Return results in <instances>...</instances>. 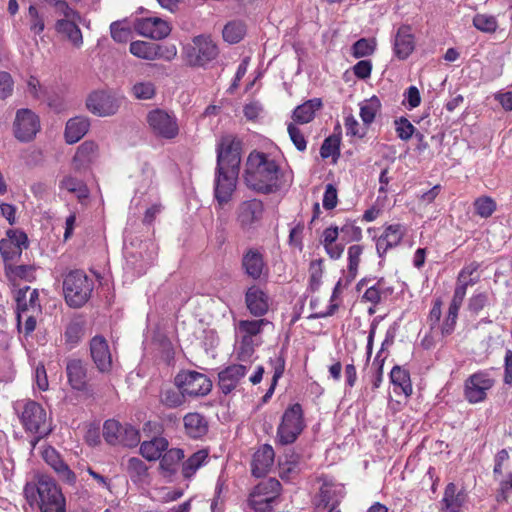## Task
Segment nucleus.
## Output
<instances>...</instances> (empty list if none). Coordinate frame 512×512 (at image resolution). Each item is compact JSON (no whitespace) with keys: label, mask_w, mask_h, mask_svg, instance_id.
<instances>
[{"label":"nucleus","mask_w":512,"mask_h":512,"mask_svg":"<svg viewBox=\"0 0 512 512\" xmlns=\"http://www.w3.org/2000/svg\"><path fill=\"white\" fill-rule=\"evenodd\" d=\"M280 168L263 152L252 151L246 162L245 182L252 190L269 194L279 189Z\"/></svg>","instance_id":"f257e3e1"},{"label":"nucleus","mask_w":512,"mask_h":512,"mask_svg":"<svg viewBox=\"0 0 512 512\" xmlns=\"http://www.w3.org/2000/svg\"><path fill=\"white\" fill-rule=\"evenodd\" d=\"M219 54L216 43L207 35L195 36L183 46L181 56L184 63L192 68L206 67Z\"/></svg>","instance_id":"f03ea898"},{"label":"nucleus","mask_w":512,"mask_h":512,"mask_svg":"<svg viewBox=\"0 0 512 512\" xmlns=\"http://www.w3.org/2000/svg\"><path fill=\"white\" fill-rule=\"evenodd\" d=\"M93 281L80 270L69 272L63 281L65 301L72 308H80L89 300L93 291Z\"/></svg>","instance_id":"7ed1b4c3"},{"label":"nucleus","mask_w":512,"mask_h":512,"mask_svg":"<svg viewBox=\"0 0 512 512\" xmlns=\"http://www.w3.org/2000/svg\"><path fill=\"white\" fill-rule=\"evenodd\" d=\"M304 411L300 403L289 405L277 427L276 440L281 445L294 443L305 429Z\"/></svg>","instance_id":"20e7f679"},{"label":"nucleus","mask_w":512,"mask_h":512,"mask_svg":"<svg viewBox=\"0 0 512 512\" xmlns=\"http://www.w3.org/2000/svg\"><path fill=\"white\" fill-rule=\"evenodd\" d=\"M281 491L282 485L276 478L264 479L249 494L248 505L255 512H273Z\"/></svg>","instance_id":"39448f33"},{"label":"nucleus","mask_w":512,"mask_h":512,"mask_svg":"<svg viewBox=\"0 0 512 512\" xmlns=\"http://www.w3.org/2000/svg\"><path fill=\"white\" fill-rule=\"evenodd\" d=\"M23 494L30 506L38 504L40 510L44 504L63 501V494L56 483L49 477H40L37 482H27Z\"/></svg>","instance_id":"423d86ee"},{"label":"nucleus","mask_w":512,"mask_h":512,"mask_svg":"<svg viewBox=\"0 0 512 512\" xmlns=\"http://www.w3.org/2000/svg\"><path fill=\"white\" fill-rule=\"evenodd\" d=\"M20 423L26 433H42L50 435L52 422L43 406L34 401L26 400L18 414Z\"/></svg>","instance_id":"0eeeda50"},{"label":"nucleus","mask_w":512,"mask_h":512,"mask_svg":"<svg viewBox=\"0 0 512 512\" xmlns=\"http://www.w3.org/2000/svg\"><path fill=\"white\" fill-rule=\"evenodd\" d=\"M266 208L262 200L251 198L241 201L235 209V222L243 233H250L262 225Z\"/></svg>","instance_id":"6e6552de"},{"label":"nucleus","mask_w":512,"mask_h":512,"mask_svg":"<svg viewBox=\"0 0 512 512\" xmlns=\"http://www.w3.org/2000/svg\"><path fill=\"white\" fill-rule=\"evenodd\" d=\"M242 141L234 135L227 134L219 139L217 152V170L240 172Z\"/></svg>","instance_id":"1a4fd4ad"},{"label":"nucleus","mask_w":512,"mask_h":512,"mask_svg":"<svg viewBox=\"0 0 512 512\" xmlns=\"http://www.w3.org/2000/svg\"><path fill=\"white\" fill-rule=\"evenodd\" d=\"M146 121L153 134L157 137L172 140L179 135L178 120L173 113L156 108L148 112Z\"/></svg>","instance_id":"9d476101"},{"label":"nucleus","mask_w":512,"mask_h":512,"mask_svg":"<svg viewBox=\"0 0 512 512\" xmlns=\"http://www.w3.org/2000/svg\"><path fill=\"white\" fill-rule=\"evenodd\" d=\"M495 385V379L487 370L471 374L464 382V397L470 404L484 402L487 393Z\"/></svg>","instance_id":"9b49d317"},{"label":"nucleus","mask_w":512,"mask_h":512,"mask_svg":"<svg viewBox=\"0 0 512 512\" xmlns=\"http://www.w3.org/2000/svg\"><path fill=\"white\" fill-rule=\"evenodd\" d=\"M175 384L189 397L205 396L212 389V382L207 375L192 370L179 372Z\"/></svg>","instance_id":"f8f14e48"},{"label":"nucleus","mask_w":512,"mask_h":512,"mask_svg":"<svg viewBox=\"0 0 512 512\" xmlns=\"http://www.w3.org/2000/svg\"><path fill=\"white\" fill-rule=\"evenodd\" d=\"M41 129L39 116L28 108H21L16 111L13 122V135L23 143L34 140Z\"/></svg>","instance_id":"ddd939ff"},{"label":"nucleus","mask_w":512,"mask_h":512,"mask_svg":"<svg viewBox=\"0 0 512 512\" xmlns=\"http://www.w3.org/2000/svg\"><path fill=\"white\" fill-rule=\"evenodd\" d=\"M239 173L215 169L214 199L216 210H222L233 198Z\"/></svg>","instance_id":"4468645a"},{"label":"nucleus","mask_w":512,"mask_h":512,"mask_svg":"<svg viewBox=\"0 0 512 512\" xmlns=\"http://www.w3.org/2000/svg\"><path fill=\"white\" fill-rule=\"evenodd\" d=\"M65 372L67 383L72 390L92 395L93 389L88 380V366L82 359H67Z\"/></svg>","instance_id":"2eb2a0df"},{"label":"nucleus","mask_w":512,"mask_h":512,"mask_svg":"<svg viewBox=\"0 0 512 512\" xmlns=\"http://www.w3.org/2000/svg\"><path fill=\"white\" fill-rule=\"evenodd\" d=\"M479 268L480 263L472 261L459 271L452 298L461 302L464 301L468 288L476 285L480 281Z\"/></svg>","instance_id":"dca6fc26"},{"label":"nucleus","mask_w":512,"mask_h":512,"mask_svg":"<svg viewBox=\"0 0 512 512\" xmlns=\"http://www.w3.org/2000/svg\"><path fill=\"white\" fill-rule=\"evenodd\" d=\"M406 234L404 225L396 223L385 226L383 233L376 239V252L384 258L389 250L397 247Z\"/></svg>","instance_id":"f3484780"},{"label":"nucleus","mask_w":512,"mask_h":512,"mask_svg":"<svg viewBox=\"0 0 512 512\" xmlns=\"http://www.w3.org/2000/svg\"><path fill=\"white\" fill-rule=\"evenodd\" d=\"M91 358L101 373H109L112 370V355L107 340L96 335L90 340Z\"/></svg>","instance_id":"a211bd4d"},{"label":"nucleus","mask_w":512,"mask_h":512,"mask_svg":"<svg viewBox=\"0 0 512 512\" xmlns=\"http://www.w3.org/2000/svg\"><path fill=\"white\" fill-rule=\"evenodd\" d=\"M249 369L250 365L231 364L221 370L218 374V386L220 390L225 395L231 393L244 379Z\"/></svg>","instance_id":"6ab92c4d"},{"label":"nucleus","mask_w":512,"mask_h":512,"mask_svg":"<svg viewBox=\"0 0 512 512\" xmlns=\"http://www.w3.org/2000/svg\"><path fill=\"white\" fill-rule=\"evenodd\" d=\"M241 265L245 274L253 280H259L268 271L264 254L259 248H248L242 256Z\"/></svg>","instance_id":"aec40b11"},{"label":"nucleus","mask_w":512,"mask_h":512,"mask_svg":"<svg viewBox=\"0 0 512 512\" xmlns=\"http://www.w3.org/2000/svg\"><path fill=\"white\" fill-rule=\"evenodd\" d=\"M23 247H27V236L17 230H8L7 238L0 241V253L6 263L19 258Z\"/></svg>","instance_id":"412c9836"},{"label":"nucleus","mask_w":512,"mask_h":512,"mask_svg":"<svg viewBox=\"0 0 512 512\" xmlns=\"http://www.w3.org/2000/svg\"><path fill=\"white\" fill-rule=\"evenodd\" d=\"M245 304L251 315L263 317L269 310L270 297L265 290L254 284L245 292Z\"/></svg>","instance_id":"4be33fe9"},{"label":"nucleus","mask_w":512,"mask_h":512,"mask_svg":"<svg viewBox=\"0 0 512 512\" xmlns=\"http://www.w3.org/2000/svg\"><path fill=\"white\" fill-rule=\"evenodd\" d=\"M136 31L147 38L160 40L171 32L169 23L159 17H147L138 20L135 24Z\"/></svg>","instance_id":"5701e85b"},{"label":"nucleus","mask_w":512,"mask_h":512,"mask_svg":"<svg viewBox=\"0 0 512 512\" xmlns=\"http://www.w3.org/2000/svg\"><path fill=\"white\" fill-rule=\"evenodd\" d=\"M86 105L90 112L98 116L114 115L119 108L116 99L103 91L90 94Z\"/></svg>","instance_id":"b1692460"},{"label":"nucleus","mask_w":512,"mask_h":512,"mask_svg":"<svg viewBox=\"0 0 512 512\" xmlns=\"http://www.w3.org/2000/svg\"><path fill=\"white\" fill-rule=\"evenodd\" d=\"M415 49V36L412 27L408 24L401 25L394 38V54L400 60L407 59Z\"/></svg>","instance_id":"393cba45"},{"label":"nucleus","mask_w":512,"mask_h":512,"mask_svg":"<svg viewBox=\"0 0 512 512\" xmlns=\"http://www.w3.org/2000/svg\"><path fill=\"white\" fill-rule=\"evenodd\" d=\"M43 460L51 466L54 471L58 474L62 481L68 484H74L76 481L75 473L69 468V466L61 459L59 453L51 446H47L43 449L42 453Z\"/></svg>","instance_id":"a878e982"},{"label":"nucleus","mask_w":512,"mask_h":512,"mask_svg":"<svg viewBox=\"0 0 512 512\" xmlns=\"http://www.w3.org/2000/svg\"><path fill=\"white\" fill-rule=\"evenodd\" d=\"M275 453L271 445L264 444L254 453L251 472L255 477L265 476L274 464Z\"/></svg>","instance_id":"bb28decb"},{"label":"nucleus","mask_w":512,"mask_h":512,"mask_svg":"<svg viewBox=\"0 0 512 512\" xmlns=\"http://www.w3.org/2000/svg\"><path fill=\"white\" fill-rule=\"evenodd\" d=\"M339 234V227L331 225L324 229L320 240L326 254L333 260L339 259L344 252V245L337 243Z\"/></svg>","instance_id":"cd10ccee"},{"label":"nucleus","mask_w":512,"mask_h":512,"mask_svg":"<svg viewBox=\"0 0 512 512\" xmlns=\"http://www.w3.org/2000/svg\"><path fill=\"white\" fill-rule=\"evenodd\" d=\"M98 157V145L93 141H85L78 148L73 157L76 170L88 168Z\"/></svg>","instance_id":"c85d7f7f"},{"label":"nucleus","mask_w":512,"mask_h":512,"mask_svg":"<svg viewBox=\"0 0 512 512\" xmlns=\"http://www.w3.org/2000/svg\"><path fill=\"white\" fill-rule=\"evenodd\" d=\"M78 20L80 18L58 19L55 23L56 32L65 36L76 47L83 44L82 32L77 24Z\"/></svg>","instance_id":"c756f323"},{"label":"nucleus","mask_w":512,"mask_h":512,"mask_svg":"<svg viewBox=\"0 0 512 512\" xmlns=\"http://www.w3.org/2000/svg\"><path fill=\"white\" fill-rule=\"evenodd\" d=\"M186 434L194 439L203 437L208 432V422L205 417L198 412H190L183 418Z\"/></svg>","instance_id":"7c9ffc66"},{"label":"nucleus","mask_w":512,"mask_h":512,"mask_svg":"<svg viewBox=\"0 0 512 512\" xmlns=\"http://www.w3.org/2000/svg\"><path fill=\"white\" fill-rule=\"evenodd\" d=\"M392 293L393 288L388 286L385 278L381 277L371 286L367 287L362 296V301L376 306L382 301V299H386L392 295Z\"/></svg>","instance_id":"2f4dec72"},{"label":"nucleus","mask_w":512,"mask_h":512,"mask_svg":"<svg viewBox=\"0 0 512 512\" xmlns=\"http://www.w3.org/2000/svg\"><path fill=\"white\" fill-rule=\"evenodd\" d=\"M390 380L393 384V390L396 394H404L409 397L413 393V387L408 370L394 366L390 372Z\"/></svg>","instance_id":"473e14b6"},{"label":"nucleus","mask_w":512,"mask_h":512,"mask_svg":"<svg viewBox=\"0 0 512 512\" xmlns=\"http://www.w3.org/2000/svg\"><path fill=\"white\" fill-rule=\"evenodd\" d=\"M89 120L86 117H74L68 120L65 128V140L68 144L78 142L89 130Z\"/></svg>","instance_id":"72a5a7b5"},{"label":"nucleus","mask_w":512,"mask_h":512,"mask_svg":"<svg viewBox=\"0 0 512 512\" xmlns=\"http://www.w3.org/2000/svg\"><path fill=\"white\" fill-rule=\"evenodd\" d=\"M321 107L322 100L320 98L307 100L294 109L292 118L298 124H307L314 119L316 111Z\"/></svg>","instance_id":"f704fd0d"},{"label":"nucleus","mask_w":512,"mask_h":512,"mask_svg":"<svg viewBox=\"0 0 512 512\" xmlns=\"http://www.w3.org/2000/svg\"><path fill=\"white\" fill-rule=\"evenodd\" d=\"M466 498L467 494L464 490L457 491V486L454 483H449L445 488L442 502L446 511L460 512Z\"/></svg>","instance_id":"c9c22d12"},{"label":"nucleus","mask_w":512,"mask_h":512,"mask_svg":"<svg viewBox=\"0 0 512 512\" xmlns=\"http://www.w3.org/2000/svg\"><path fill=\"white\" fill-rule=\"evenodd\" d=\"M355 279L343 273V276L337 281L330 299V304L324 311L316 312L314 318H326L335 314L338 310V304L334 301L340 296L344 289L348 288Z\"/></svg>","instance_id":"e433bc0d"},{"label":"nucleus","mask_w":512,"mask_h":512,"mask_svg":"<svg viewBox=\"0 0 512 512\" xmlns=\"http://www.w3.org/2000/svg\"><path fill=\"white\" fill-rule=\"evenodd\" d=\"M167 448L168 441L165 438L153 436L151 440L141 443L140 453L148 461H155Z\"/></svg>","instance_id":"4c0bfd02"},{"label":"nucleus","mask_w":512,"mask_h":512,"mask_svg":"<svg viewBox=\"0 0 512 512\" xmlns=\"http://www.w3.org/2000/svg\"><path fill=\"white\" fill-rule=\"evenodd\" d=\"M126 471L135 484L146 482L149 476L148 466L138 457H131L127 460Z\"/></svg>","instance_id":"58836bf2"},{"label":"nucleus","mask_w":512,"mask_h":512,"mask_svg":"<svg viewBox=\"0 0 512 512\" xmlns=\"http://www.w3.org/2000/svg\"><path fill=\"white\" fill-rule=\"evenodd\" d=\"M364 252V246L360 244H353L347 249V269L343 271V273L349 275L356 279L359 267L361 263V258Z\"/></svg>","instance_id":"ea45409f"},{"label":"nucleus","mask_w":512,"mask_h":512,"mask_svg":"<svg viewBox=\"0 0 512 512\" xmlns=\"http://www.w3.org/2000/svg\"><path fill=\"white\" fill-rule=\"evenodd\" d=\"M462 304L463 302L461 301L454 298L451 299L447 315L440 327L442 336H449L454 332Z\"/></svg>","instance_id":"a19ab883"},{"label":"nucleus","mask_w":512,"mask_h":512,"mask_svg":"<svg viewBox=\"0 0 512 512\" xmlns=\"http://www.w3.org/2000/svg\"><path fill=\"white\" fill-rule=\"evenodd\" d=\"M17 308H26L31 312H40L39 293L36 289L29 287L25 291L20 290L17 297Z\"/></svg>","instance_id":"79ce46f5"},{"label":"nucleus","mask_w":512,"mask_h":512,"mask_svg":"<svg viewBox=\"0 0 512 512\" xmlns=\"http://www.w3.org/2000/svg\"><path fill=\"white\" fill-rule=\"evenodd\" d=\"M246 34V25L241 20L228 22L223 28V38L226 42L236 44L240 42Z\"/></svg>","instance_id":"37998d69"},{"label":"nucleus","mask_w":512,"mask_h":512,"mask_svg":"<svg viewBox=\"0 0 512 512\" xmlns=\"http://www.w3.org/2000/svg\"><path fill=\"white\" fill-rule=\"evenodd\" d=\"M300 456L294 452L285 455L284 461H279V476L283 480H289L299 472Z\"/></svg>","instance_id":"c03bdc74"},{"label":"nucleus","mask_w":512,"mask_h":512,"mask_svg":"<svg viewBox=\"0 0 512 512\" xmlns=\"http://www.w3.org/2000/svg\"><path fill=\"white\" fill-rule=\"evenodd\" d=\"M380 109L381 102L377 96H372L371 98L365 100L360 105V117L363 123L366 126L371 125L374 122L375 117L377 113L380 111Z\"/></svg>","instance_id":"a18cd8bd"},{"label":"nucleus","mask_w":512,"mask_h":512,"mask_svg":"<svg viewBox=\"0 0 512 512\" xmlns=\"http://www.w3.org/2000/svg\"><path fill=\"white\" fill-rule=\"evenodd\" d=\"M489 305V295L486 291L476 290L467 301L466 311L477 316L485 307Z\"/></svg>","instance_id":"49530a36"},{"label":"nucleus","mask_w":512,"mask_h":512,"mask_svg":"<svg viewBox=\"0 0 512 512\" xmlns=\"http://www.w3.org/2000/svg\"><path fill=\"white\" fill-rule=\"evenodd\" d=\"M269 323L266 319L258 320H240L238 330L243 338L253 339L254 336L261 333L263 327Z\"/></svg>","instance_id":"de8ad7c7"},{"label":"nucleus","mask_w":512,"mask_h":512,"mask_svg":"<svg viewBox=\"0 0 512 512\" xmlns=\"http://www.w3.org/2000/svg\"><path fill=\"white\" fill-rule=\"evenodd\" d=\"M159 397L160 402L168 408H177L185 402V394L178 387L163 389Z\"/></svg>","instance_id":"09e8293b"},{"label":"nucleus","mask_w":512,"mask_h":512,"mask_svg":"<svg viewBox=\"0 0 512 512\" xmlns=\"http://www.w3.org/2000/svg\"><path fill=\"white\" fill-rule=\"evenodd\" d=\"M473 207L476 215L489 218L496 211L497 203L490 196H480L474 200Z\"/></svg>","instance_id":"8fccbe9b"},{"label":"nucleus","mask_w":512,"mask_h":512,"mask_svg":"<svg viewBox=\"0 0 512 512\" xmlns=\"http://www.w3.org/2000/svg\"><path fill=\"white\" fill-rule=\"evenodd\" d=\"M28 26L31 33L40 35L45 29L44 15L40 13L36 5L31 4L27 10Z\"/></svg>","instance_id":"3c124183"},{"label":"nucleus","mask_w":512,"mask_h":512,"mask_svg":"<svg viewBox=\"0 0 512 512\" xmlns=\"http://www.w3.org/2000/svg\"><path fill=\"white\" fill-rule=\"evenodd\" d=\"M129 51L134 56L145 59V60H155L156 54L155 52V43L146 42V41H134L131 42Z\"/></svg>","instance_id":"603ef678"},{"label":"nucleus","mask_w":512,"mask_h":512,"mask_svg":"<svg viewBox=\"0 0 512 512\" xmlns=\"http://www.w3.org/2000/svg\"><path fill=\"white\" fill-rule=\"evenodd\" d=\"M84 335V327L80 322H70L64 332L65 344L69 349L76 347Z\"/></svg>","instance_id":"864d4df0"},{"label":"nucleus","mask_w":512,"mask_h":512,"mask_svg":"<svg viewBox=\"0 0 512 512\" xmlns=\"http://www.w3.org/2000/svg\"><path fill=\"white\" fill-rule=\"evenodd\" d=\"M208 452L198 450L193 453L183 464V474L185 477L192 476L207 460Z\"/></svg>","instance_id":"5fc2aeb1"},{"label":"nucleus","mask_w":512,"mask_h":512,"mask_svg":"<svg viewBox=\"0 0 512 512\" xmlns=\"http://www.w3.org/2000/svg\"><path fill=\"white\" fill-rule=\"evenodd\" d=\"M60 188L70 193H75L78 198H86L88 196L87 186L82 180L76 177H64L60 182Z\"/></svg>","instance_id":"6e6d98bb"},{"label":"nucleus","mask_w":512,"mask_h":512,"mask_svg":"<svg viewBox=\"0 0 512 512\" xmlns=\"http://www.w3.org/2000/svg\"><path fill=\"white\" fill-rule=\"evenodd\" d=\"M124 425L114 419L106 420L103 426V437L111 445L119 444V437Z\"/></svg>","instance_id":"4d7b16f0"},{"label":"nucleus","mask_w":512,"mask_h":512,"mask_svg":"<svg viewBox=\"0 0 512 512\" xmlns=\"http://www.w3.org/2000/svg\"><path fill=\"white\" fill-rule=\"evenodd\" d=\"M340 136L330 135L327 137L320 148V155L323 159L329 157L338 158L340 156Z\"/></svg>","instance_id":"13d9d810"},{"label":"nucleus","mask_w":512,"mask_h":512,"mask_svg":"<svg viewBox=\"0 0 512 512\" xmlns=\"http://www.w3.org/2000/svg\"><path fill=\"white\" fill-rule=\"evenodd\" d=\"M473 26L481 32L494 33L498 28V22L492 15L477 13L473 17Z\"/></svg>","instance_id":"bf43d9fd"},{"label":"nucleus","mask_w":512,"mask_h":512,"mask_svg":"<svg viewBox=\"0 0 512 512\" xmlns=\"http://www.w3.org/2000/svg\"><path fill=\"white\" fill-rule=\"evenodd\" d=\"M40 312H31L26 308H17V324L20 328L24 325L26 334L32 333L36 328V317Z\"/></svg>","instance_id":"052dcab7"},{"label":"nucleus","mask_w":512,"mask_h":512,"mask_svg":"<svg viewBox=\"0 0 512 512\" xmlns=\"http://www.w3.org/2000/svg\"><path fill=\"white\" fill-rule=\"evenodd\" d=\"M131 92L136 99L150 100L156 95V86L151 81H140L132 86Z\"/></svg>","instance_id":"680f3d73"},{"label":"nucleus","mask_w":512,"mask_h":512,"mask_svg":"<svg viewBox=\"0 0 512 512\" xmlns=\"http://www.w3.org/2000/svg\"><path fill=\"white\" fill-rule=\"evenodd\" d=\"M376 49L374 39L361 38L352 45V56L354 58H363L370 56Z\"/></svg>","instance_id":"e2e57ef3"},{"label":"nucleus","mask_w":512,"mask_h":512,"mask_svg":"<svg viewBox=\"0 0 512 512\" xmlns=\"http://www.w3.org/2000/svg\"><path fill=\"white\" fill-rule=\"evenodd\" d=\"M140 443L139 430L130 424H125L119 437V444L125 447H136Z\"/></svg>","instance_id":"0e129e2a"},{"label":"nucleus","mask_w":512,"mask_h":512,"mask_svg":"<svg viewBox=\"0 0 512 512\" xmlns=\"http://www.w3.org/2000/svg\"><path fill=\"white\" fill-rule=\"evenodd\" d=\"M342 234V239L346 242H358L362 239V229L355 224L352 220H346L345 223L339 227Z\"/></svg>","instance_id":"69168bd1"},{"label":"nucleus","mask_w":512,"mask_h":512,"mask_svg":"<svg viewBox=\"0 0 512 512\" xmlns=\"http://www.w3.org/2000/svg\"><path fill=\"white\" fill-rule=\"evenodd\" d=\"M394 124L397 136L403 141H408L416 132L413 124L406 117L396 119Z\"/></svg>","instance_id":"338daca9"},{"label":"nucleus","mask_w":512,"mask_h":512,"mask_svg":"<svg viewBox=\"0 0 512 512\" xmlns=\"http://www.w3.org/2000/svg\"><path fill=\"white\" fill-rule=\"evenodd\" d=\"M499 487L496 491L495 499L498 503L507 502L512 493V473H508L506 478L499 479Z\"/></svg>","instance_id":"774afa93"}]
</instances>
